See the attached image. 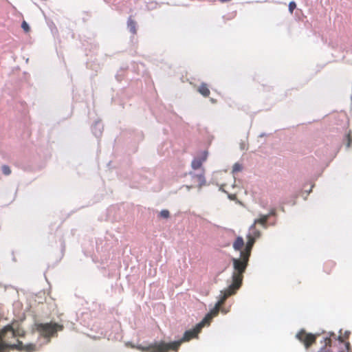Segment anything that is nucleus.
Instances as JSON below:
<instances>
[{"mask_svg":"<svg viewBox=\"0 0 352 352\" xmlns=\"http://www.w3.org/2000/svg\"><path fill=\"white\" fill-rule=\"evenodd\" d=\"M221 2L224 3L227 1H230V0H219Z\"/></svg>","mask_w":352,"mask_h":352,"instance_id":"nucleus-20","label":"nucleus"},{"mask_svg":"<svg viewBox=\"0 0 352 352\" xmlns=\"http://www.w3.org/2000/svg\"><path fill=\"white\" fill-rule=\"evenodd\" d=\"M186 188L189 190L192 188V186H186Z\"/></svg>","mask_w":352,"mask_h":352,"instance_id":"nucleus-21","label":"nucleus"},{"mask_svg":"<svg viewBox=\"0 0 352 352\" xmlns=\"http://www.w3.org/2000/svg\"><path fill=\"white\" fill-rule=\"evenodd\" d=\"M254 242H255L254 239H253V238L248 239V241H247L245 246L252 248Z\"/></svg>","mask_w":352,"mask_h":352,"instance_id":"nucleus-16","label":"nucleus"},{"mask_svg":"<svg viewBox=\"0 0 352 352\" xmlns=\"http://www.w3.org/2000/svg\"><path fill=\"white\" fill-rule=\"evenodd\" d=\"M207 155H208V153L204 151L202 154H201V156L200 157H195L192 161V163H191V166L193 169L196 170V169H198L199 168L201 165H202V163L206 160V158H207Z\"/></svg>","mask_w":352,"mask_h":352,"instance_id":"nucleus-5","label":"nucleus"},{"mask_svg":"<svg viewBox=\"0 0 352 352\" xmlns=\"http://www.w3.org/2000/svg\"><path fill=\"white\" fill-rule=\"evenodd\" d=\"M240 146H241V148L242 150H244V149H245V144H244V143H241Z\"/></svg>","mask_w":352,"mask_h":352,"instance_id":"nucleus-19","label":"nucleus"},{"mask_svg":"<svg viewBox=\"0 0 352 352\" xmlns=\"http://www.w3.org/2000/svg\"><path fill=\"white\" fill-rule=\"evenodd\" d=\"M346 140H347L346 148H349L351 146V138L349 134L346 135Z\"/></svg>","mask_w":352,"mask_h":352,"instance_id":"nucleus-18","label":"nucleus"},{"mask_svg":"<svg viewBox=\"0 0 352 352\" xmlns=\"http://www.w3.org/2000/svg\"><path fill=\"white\" fill-rule=\"evenodd\" d=\"M258 223L254 222V223L250 227L248 234H247V238L250 239L253 238L256 240V239L258 238L261 235V232L256 228V224Z\"/></svg>","mask_w":352,"mask_h":352,"instance_id":"nucleus-6","label":"nucleus"},{"mask_svg":"<svg viewBox=\"0 0 352 352\" xmlns=\"http://www.w3.org/2000/svg\"><path fill=\"white\" fill-rule=\"evenodd\" d=\"M196 177L199 182V187L201 188L202 186L206 184V179L202 174L197 175Z\"/></svg>","mask_w":352,"mask_h":352,"instance_id":"nucleus-11","label":"nucleus"},{"mask_svg":"<svg viewBox=\"0 0 352 352\" xmlns=\"http://www.w3.org/2000/svg\"><path fill=\"white\" fill-rule=\"evenodd\" d=\"M2 172L5 175H9L11 173L10 168L7 165H3L1 168Z\"/></svg>","mask_w":352,"mask_h":352,"instance_id":"nucleus-14","label":"nucleus"},{"mask_svg":"<svg viewBox=\"0 0 352 352\" xmlns=\"http://www.w3.org/2000/svg\"><path fill=\"white\" fill-rule=\"evenodd\" d=\"M252 248L245 246V250L241 251L239 258H232L234 271L228 287L225 290L221 291L219 300L214 307L206 316L203 320L197 325L195 329L186 331L183 338L177 341L170 343H166L163 341L155 342L147 346L140 345L137 346V348L142 351L150 352H169L170 350L177 351L182 342L189 341L192 338L196 337L204 325L209 324L212 318L217 316L220 310V307L224 303L227 298L234 294L240 288L242 284L243 274L248 266Z\"/></svg>","mask_w":352,"mask_h":352,"instance_id":"nucleus-1","label":"nucleus"},{"mask_svg":"<svg viewBox=\"0 0 352 352\" xmlns=\"http://www.w3.org/2000/svg\"><path fill=\"white\" fill-rule=\"evenodd\" d=\"M275 209H272L267 214H260L259 218L255 219V223H259L264 228H267V221L271 216H276Z\"/></svg>","mask_w":352,"mask_h":352,"instance_id":"nucleus-4","label":"nucleus"},{"mask_svg":"<svg viewBox=\"0 0 352 352\" xmlns=\"http://www.w3.org/2000/svg\"><path fill=\"white\" fill-rule=\"evenodd\" d=\"M160 217L163 218V219H168L170 216V212L168 210H162L160 212Z\"/></svg>","mask_w":352,"mask_h":352,"instance_id":"nucleus-13","label":"nucleus"},{"mask_svg":"<svg viewBox=\"0 0 352 352\" xmlns=\"http://www.w3.org/2000/svg\"><path fill=\"white\" fill-rule=\"evenodd\" d=\"M296 8V4L294 1H291L289 4V10L291 13L293 12L294 10Z\"/></svg>","mask_w":352,"mask_h":352,"instance_id":"nucleus-17","label":"nucleus"},{"mask_svg":"<svg viewBox=\"0 0 352 352\" xmlns=\"http://www.w3.org/2000/svg\"><path fill=\"white\" fill-rule=\"evenodd\" d=\"M311 191V188L307 192V195H309Z\"/></svg>","mask_w":352,"mask_h":352,"instance_id":"nucleus-23","label":"nucleus"},{"mask_svg":"<svg viewBox=\"0 0 352 352\" xmlns=\"http://www.w3.org/2000/svg\"><path fill=\"white\" fill-rule=\"evenodd\" d=\"M199 92L205 97H207L210 94V90L208 89L206 84L202 83L198 89Z\"/></svg>","mask_w":352,"mask_h":352,"instance_id":"nucleus-10","label":"nucleus"},{"mask_svg":"<svg viewBox=\"0 0 352 352\" xmlns=\"http://www.w3.org/2000/svg\"><path fill=\"white\" fill-rule=\"evenodd\" d=\"M296 337L305 344L306 348H308L313 342H315L316 335L307 333L305 331L302 330L296 334Z\"/></svg>","mask_w":352,"mask_h":352,"instance_id":"nucleus-3","label":"nucleus"},{"mask_svg":"<svg viewBox=\"0 0 352 352\" xmlns=\"http://www.w3.org/2000/svg\"><path fill=\"white\" fill-rule=\"evenodd\" d=\"M127 27L129 30V31L133 34H135L137 32L136 30V22L132 19L131 16H130L128 19L127 21Z\"/></svg>","mask_w":352,"mask_h":352,"instance_id":"nucleus-8","label":"nucleus"},{"mask_svg":"<svg viewBox=\"0 0 352 352\" xmlns=\"http://www.w3.org/2000/svg\"><path fill=\"white\" fill-rule=\"evenodd\" d=\"M244 245V241L242 237L238 236L233 243V248L235 250H241Z\"/></svg>","mask_w":352,"mask_h":352,"instance_id":"nucleus-9","label":"nucleus"},{"mask_svg":"<svg viewBox=\"0 0 352 352\" xmlns=\"http://www.w3.org/2000/svg\"><path fill=\"white\" fill-rule=\"evenodd\" d=\"M221 311L224 314H226L227 313V311L224 310L223 309H221Z\"/></svg>","mask_w":352,"mask_h":352,"instance_id":"nucleus-22","label":"nucleus"},{"mask_svg":"<svg viewBox=\"0 0 352 352\" xmlns=\"http://www.w3.org/2000/svg\"><path fill=\"white\" fill-rule=\"evenodd\" d=\"M243 169V166L239 163H235L232 168V173L234 175L235 173L241 171Z\"/></svg>","mask_w":352,"mask_h":352,"instance_id":"nucleus-12","label":"nucleus"},{"mask_svg":"<svg viewBox=\"0 0 352 352\" xmlns=\"http://www.w3.org/2000/svg\"><path fill=\"white\" fill-rule=\"evenodd\" d=\"M63 326L56 322L39 323L36 324L35 333L38 338L36 343L23 344L19 340L17 343H12L10 340L16 337L23 336V332L19 329L15 330L8 325L0 330V352H5L8 349H16L26 352H34L44 344H48L52 337L57 336L58 331H63Z\"/></svg>","mask_w":352,"mask_h":352,"instance_id":"nucleus-2","label":"nucleus"},{"mask_svg":"<svg viewBox=\"0 0 352 352\" xmlns=\"http://www.w3.org/2000/svg\"><path fill=\"white\" fill-rule=\"evenodd\" d=\"M103 130V126L100 121H96L92 126V132L96 138L101 136Z\"/></svg>","mask_w":352,"mask_h":352,"instance_id":"nucleus-7","label":"nucleus"},{"mask_svg":"<svg viewBox=\"0 0 352 352\" xmlns=\"http://www.w3.org/2000/svg\"><path fill=\"white\" fill-rule=\"evenodd\" d=\"M21 28L23 29V30L25 32H28L30 31V26L27 23L26 21H23L22 22V24H21Z\"/></svg>","mask_w":352,"mask_h":352,"instance_id":"nucleus-15","label":"nucleus"}]
</instances>
